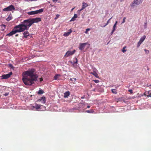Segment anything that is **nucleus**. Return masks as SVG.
<instances>
[{"mask_svg": "<svg viewBox=\"0 0 151 151\" xmlns=\"http://www.w3.org/2000/svg\"><path fill=\"white\" fill-rule=\"evenodd\" d=\"M35 70L33 69L25 71L23 73L22 80L24 84L30 86L37 81V76L35 74Z\"/></svg>", "mask_w": 151, "mask_h": 151, "instance_id": "1", "label": "nucleus"}, {"mask_svg": "<svg viewBox=\"0 0 151 151\" xmlns=\"http://www.w3.org/2000/svg\"><path fill=\"white\" fill-rule=\"evenodd\" d=\"M41 21V19L40 18H29L24 20L21 22L25 30H28L31 26L35 23H37Z\"/></svg>", "mask_w": 151, "mask_h": 151, "instance_id": "2", "label": "nucleus"}, {"mask_svg": "<svg viewBox=\"0 0 151 151\" xmlns=\"http://www.w3.org/2000/svg\"><path fill=\"white\" fill-rule=\"evenodd\" d=\"M24 31H25V30L22 23L21 22L20 24H19L14 27L12 31L7 34L6 36H12L17 32H23Z\"/></svg>", "mask_w": 151, "mask_h": 151, "instance_id": "3", "label": "nucleus"}, {"mask_svg": "<svg viewBox=\"0 0 151 151\" xmlns=\"http://www.w3.org/2000/svg\"><path fill=\"white\" fill-rule=\"evenodd\" d=\"M142 1L143 0H134L131 5L132 7H134L136 5H139L142 3Z\"/></svg>", "mask_w": 151, "mask_h": 151, "instance_id": "4", "label": "nucleus"}, {"mask_svg": "<svg viewBox=\"0 0 151 151\" xmlns=\"http://www.w3.org/2000/svg\"><path fill=\"white\" fill-rule=\"evenodd\" d=\"M15 10V7L12 5H11L3 9L4 11H9Z\"/></svg>", "mask_w": 151, "mask_h": 151, "instance_id": "5", "label": "nucleus"}, {"mask_svg": "<svg viewBox=\"0 0 151 151\" xmlns=\"http://www.w3.org/2000/svg\"><path fill=\"white\" fill-rule=\"evenodd\" d=\"M75 52L76 50H74L73 51H68L66 52L64 57H67L70 55H73Z\"/></svg>", "mask_w": 151, "mask_h": 151, "instance_id": "6", "label": "nucleus"}, {"mask_svg": "<svg viewBox=\"0 0 151 151\" xmlns=\"http://www.w3.org/2000/svg\"><path fill=\"white\" fill-rule=\"evenodd\" d=\"M12 74V73L11 72L7 74L3 75L1 76V79H8L10 77V76Z\"/></svg>", "mask_w": 151, "mask_h": 151, "instance_id": "7", "label": "nucleus"}, {"mask_svg": "<svg viewBox=\"0 0 151 151\" xmlns=\"http://www.w3.org/2000/svg\"><path fill=\"white\" fill-rule=\"evenodd\" d=\"M146 38V36L145 35L142 36L140 39L139 42H138L137 47H139L141 43L143 42Z\"/></svg>", "mask_w": 151, "mask_h": 151, "instance_id": "8", "label": "nucleus"}, {"mask_svg": "<svg viewBox=\"0 0 151 151\" xmlns=\"http://www.w3.org/2000/svg\"><path fill=\"white\" fill-rule=\"evenodd\" d=\"M87 43H80L79 45V49L81 50H83L85 46L87 45Z\"/></svg>", "mask_w": 151, "mask_h": 151, "instance_id": "9", "label": "nucleus"}, {"mask_svg": "<svg viewBox=\"0 0 151 151\" xmlns=\"http://www.w3.org/2000/svg\"><path fill=\"white\" fill-rule=\"evenodd\" d=\"M26 31H24V32L23 33V37L27 38V37L29 36V33L27 30H26Z\"/></svg>", "mask_w": 151, "mask_h": 151, "instance_id": "10", "label": "nucleus"}, {"mask_svg": "<svg viewBox=\"0 0 151 151\" xmlns=\"http://www.w3.org/2000/svg\"><path fill=\"white\" fill-rule=\"evenodd\" d=\"M42 105L39 104H35V106H33V108H35L37 110H38V109H40Z\"/></svg>", "mask_w": 151, "mask_h": 151, "instance_id": "11", "label": "nucleus"}, {"mask_svg": "<svg viewBox=\"0 0 151 151\" xmlns=\"http://www.w3.org/2000/svg\"><path fill=\"white\" fill-rule=\"evenodd\" d=\"M72 32V31L71 29H70L69 30V32L64 33L63 34V35L64 36H68L70 35Z\"/></svg>", "mask_w": 151, "mask_h": 151, "instance_id": "12", "label": "nucleus"}, {"mask_svg": "<svg viewBox=\"0 0 151 151\" xmlns=\"http://www.w3.org/2000/svg\"><path fill=\"white\" fill-rule=\"evenodd\" d=\"M39 100L42 101V102L43 103H45L46 102L45 98V96L42 97Z\"/></svg>", "mask_w": 151, "mask_h": 151, "instance_id": "13", "label": "nucleus"}, {"mask_svg": "<svg viewBox=\"0 0 151 151\" xmlns=\"http://www.w3.org/2000/svg\"><path fill=\"white\" fill-rule=\"evenodd\" d=\"M60 76V74H57L54 77V79L55 80H59V78Z\"/></svg>", "mask_w": 151, "mask_h": 151, "instance_id": "14", "label": "nucleus"}, {"mask_svg": "<svg viewBox=\"0 0 151 151\" xmlns=\"http://www.w3.org/2000/svg\"><path fill=\"white\" fill-rule=\"evenodd\" d=\"M43 11V9H40L35 11L36 14H37L42 12Z\"/></svg>", "mask_w": 151, "mask_h": 151, "instance_id": "15", "label": "nucleus"}, {"mask_svg": "<svg viewBox=\"0 0 151 151\" xmlns=\"http://www.w3.org/2000/svg\"><path fill=\"white\" fill-rule=\"evenodd\" d=\"M70 93L69 91H67L64 93V97L65 98L68 97L69 96Z\"/></svg>", "mask_w": 151, "mask_h": 151, "instance_id": "16", "label": "nucleus"}, {"mask_svg": "<svg viewBox=\"0 0 151 151\" xmlns=\"http://www.w3.org/2000/svg\"><path fill=\"white\" fill-rule=\"evenodd\" d=\"M146 93L148 94V95H147V97H151V91H148L147 93L146 92L145 94V95H146Z\"/></svg>", "mask_w": 151, "mask_h": 151, "instance_id": "17", "label": "nucleus"}, {"mask_svg": "<svg viewBox=\"0 0 151 151\" xmlns=\"http://www.w3.org/2000/svg\"><path fill=\"white\" fill-rule=\"evenodd\" d=\"M77 17V14H74L73 17L70 20V21H74L75 20L76 18Z\"/></svg>", "mask_w": 151, "mask_h": 151, "instance_id": "18", "label": "nucleus"}, {"mask_svg": "<svg viewBox=\"0 0 151 151\" xmlns=\"http://www.w3.org/2000/svg\"><path fill=\"white\" fill-rule=\"evenodd\" d=\"M91 74L94 75L96 78H99L98 74L95 71H94L93 72L91 73Z\"/></svg>", "mask_w": 151, "mask_h": 151, "instance_id": "19", "label": "nucleus"}, {"mask_svg": "<svg viewBox=\"0 0 151 151\" xmlns=\"http://www.w3.org/2000/svg\"><path fill=\"white\" fill-rule=\"evenodd\" d=\"M88 6V5L86 3L84 2H83L82 3V7H83L84 9Z\"/></svg>", "mask_w": 151, "mask_h": 151, "instance_id": "20", "label": "nucleus"}, {"mask_svg": "<svg viewBox=\"0 0 151 151\" xmlns=\"http://www.w3.org/2000/svg\"><path fill=\"white\" fill-rule=\"evenodd\" d=\"M27 13L29 15H32L36 14L35 13V11L29 12H27Z\"/></svg>", "mask_w": 151, "mask_h": 151, "instance_id": "21", "label": "nucleus"}, {"mask_svg": "<svg viewBox=\"0 0 151 151\" xmlns=\"http://www.w3.org/2000/svg\"><path fill=\"white\" fill-rule=\"evenodd\" d=\"M44 93V91L42 90H39L37 93L38 94L40 95Z\"/></svg>", "mask_w": 151, "mask_h": 151, "instance_id": "22", "label": "nucleus"}, {"mask_svg": "<svg viewBox=\"0 0 151 151\" xmlns=\"http://www.w3.org/2000/svg\"><path fill=\"white\" fill-rule=\"evenodd\" d=\"M100 87V86H99V85H97V86H96V88H94L93 89V91H95V90H98V91H100V90H99V87Z\"/></svg>", "mask_w": 151, "mask_h": 151, "instance_id": "23", "label": "nucleus"}, {"mask_svg": "<svg viewBox=\"0 0 151 151\" xmlns=\"http://www.w3.org/2000/svg\"><path fill=\"white\" fill-rule=\"evenodd\" d=\"M111 91L112 93H114L115 94H116L117 93V92L115 89H112Z\"/></svg>", "mask_w": 151, "mask_h": 151, "instance_id": "24", "label": "nucleus"}, {"mask_svg": "<svg viewBox=\"0 0 151 151\" xmlns=\"http://www.w3.org/2000/svg\"><path fill=\"white\" fill-rule=\"evenodd\" d=\"M76 61H74L73 63L72 62H71V63L73 65H74V64H77L78 63V60L77 58H75Z\"/></svg>", "mask_w": 151, "mask_h": 151, "instance_id": "25", "label": "nucleus"}, {"mask_svg": "<svg viewBox=\"0 0 151 151\" xmlns=\"http://www.w3.org/2000/svg\"><path fill=\"white\" fill-rule=\"evenodd\" d=\"M11 19H12V17L11 16H9L6 19V20L7 21H10Z\"/></svg>", "mask_w": 151, "mask_h": 151, "instance_id": "26", "label": "nucleus"}, {"mask_svg": "<svg viewBox=\"0 0 151 151\" xmlns=\"http://www.w3.org/2000/svg\"><path fill=\"white\" fill-rule=\"evenodd\" d=\"M144 50L145 52V53L147 54H148L149 53V51L148 50H147L146 49H145Z\"/></svg>", "mask_w": 151, "mask_h": 151, "instance_id": "27", "label": "nucleus"}, {"mask_svg": "<svg viewBox=\"0 0 151 151\" xmlns=\"http://www.w3.org/2000/svg\"><path fill=\"white\" fill-rule=\"evenodd\" d=\"M59 16H60V15H59L58 14H57L56 15V17L55 18V19H57L59 17Z\"/></svg>", "mask_w": 151, "mask_h": 151, "instance_id": "28", "label": "nucleus"}, {"mask_svg": "<svg viewBox=\"0 0 151 151\" xmlns=\"http://www.w3.org/2000/svg\"><path fill=\"white\" fill-rule=\"evenodd\" d=\"M86 112L88 113H91L92 112V110H87L86 111Z\"/></svg>", "mask_w": 151, "mask_h": 151, "instance_id": "29", "label": "nucleus"}, {"mask_svg": "<svg viewBox=\"0 0 151 151\" xmlns=\"http://www.w3.org/2000/svg\"><path fill=\"white\" fill-rule=\"evenodd\" d=\"M147 23L145 22V24L144 25V28L145 29H146L147 28Z\"/></svg>", "mask_w": 151, "mask_h": 151, "instance_id": "30", "label": "nucleus"}, {"mask_svg": "<svg viewBox=\"0 0 151 151\" xmlns=\"http://www.w3.org/2000/svg\"><path fill=\"white\" fill-rule=\"evenodd\" d=\"M90 30V29L89 28H88V29H86V31L85 32V33H86V34H87L88 33V31H89Z\"/></svg>", "mask_w": 151, "mask_h": 151, "instance_id": "31", "label": "nucleus"}, {"mask_svg": "<svg viewBox=\"0 0 151 151\" xmlns=\"http://www.w3.org/2000/svg\"><path fill=\"white\" fill-rule=\"evenodd\" d=\"M93 81L96 83H98L99 82V81L98 80H93Z\"/></svg>", "mask_w": 151, "mask_h": 151, "instance_id": "32", "label": "nucleus"}, {"mask_svg": "<svg viewBox=\"0 0 151 151\" xmlns=\"http://www.w3.org/2000/svg\"><path fill=\"white\" fill-rule=\"evenodd\" d=\"M116 25H114L113 26V30H114L115 31V30L116 29Z\"/></svg>", "mask_w": 151, "mask_h": 151, "instance_id": "33", "label": "nucleus"}, {"mask_svg": "<svg viewBox=\"0 0 151 151\" xmlns=\"http://www.w3.org/2000/svg\"><path fill=\"white\" fill-rule=\"evenodd\" d=\"M70 80L71 81H75L76 80V78H73V79L71 78Z\"/></svg>", "mask_w": 151, "mask_h": 151, "instance_id": "34", "label": "nucleus"}, {"mask_svg": "<svg viewBox=\"0 0 151 151\" xmlns=\"http://www.w3.org/2000/svg\"><path fill=\"white\" fill-rule=\"evenodd\" d=\"M24 1H37V0H24Z\"/></svg>", "mask_w": 151, "mask_h": 151, "instance_id": "35", "label": "nucleus"}, {"mask_svg": "<svg viewBox=\"0 0 151 151\" xmlns=\"http://www.w3.org/2000/svg\"><path fill=\"white\" fill-rule=\"evenodd\" d=\"M108 23H106L105 24V25H104V26H101V27H105L106 25H107L108 24Z\"/></svg>", "mask_w": 151, "mask_h": 151, "instance_id": "36", "label": "nucleus"}, {"mask_svg": "<svg viewBox=\"0 0 151 151\" xmlns=\"http://www.w3.org/2000/svg\"><path fill=\"white\" fill-rule=\"evenodd\" d=\"M126 51H127V50H125L123 49L122 50V51L123 53L125 52H126Z\"/></svg>", "mask_w": 151, "mask_h": 151, "instance_id": "37", "label": "nucleus"}, {"mask_svg": "<svg viewBox=\"0 0 151 151\" xmlns=\"http://www.w3.org/2000/svg\"><path fill=\"white\" fill-rule=\"evenodd\" d=\"M126 19V18L125 17H124L123 19V21L122 22V23H124L125 22V19Z\"/></svg>", "mask_w": 151, "mask_h": 151, "instance_id": "38", "label": "nucleus"}, {"mask_svg": "<svg viewBox=\"0 0 151 151\" xmlns=\"http://www.w3.org/2000/svg\"><path fill=\"white\" fill-rule=\"evenodd\" d=\"M83 9H84L83 8V7H82V8L81 9H80V10H78V12H81V11H82V10H83Z\"/></svg>", "mask_w": 151, "mask_h": 151, "instance_id": "39", "label": "nucleus"}, {"mask_svg": "<svg viewBox=\"0 0 151 151\" xmlns=\"http://www.w3.org/2000/svg\"><path fill=\"white\" fill-rule=\"evenodd\" d=\"M114 31H115V30H112V31L111 33V35H112V34H113V33H114Z\"/></svg>", "mask_w": 151, "mask_h": 151, "instance_id": "40", "label": "nucleus"}, {"mask_svg": "<svg viewBox=\"0 0 151 151\" xmlns=\"http://www.w3.org/2000/svg\"><path fill=\"white\" fill-rule=\"evenodd\" d=\"M128 91L130 92L131 93H132V90L131 89H129L128 90Z\"/></svg>", "mask_w": 151, "mask_h": 151, "instance_id": "41", "label": "nucleus"}, {"mask_svg": "<svg viewBox=\"0 0 151 151\" xmlns=\"http://www.w3.org/2000/svg\"><path fill=\"white\" fill-rule=\"evenodd\" d=\"M9 66L10 67L12 68L13 67L12 65L11 64H9Z\"/></svg>", "mask_w": 151, "mask_h": 151, "instance_id": "42", "label": "nucleus"}, {"mask_svg": "<svg viewBox=\"0 0 151 151\" xmlns=\"http://www.w3.org/2000/svg\"><path fill=\"white\" fill-rule=\"evenodd\" d=\"M8 94H9V93H6L4 94V95L5 96H8Z\"/></svg>", "mask_w": 151, "mask_h": 151, "instance_id": "43", "label": "nucleus"}, {"mask_svg": "<svg viewBox=\"0 0 151 151\" xmlns=\"http://www.w3.org/2000/svg\"><path fill=\"white\" fill-rule=\"evenodd\" d=\"M40 81H41L43 80V79L42 78H40Z\"/></svg>", "mask_w": 151, "mask_h": 151, "instance_id": "44", "label": "nucleus"}, {"mask_svg": "<svg viewBox=\"0 0 151 151\" xmlns=\"http://www.w3.org/2000/svg\"><path fill=\"white\" fill-rule=\"evenodd\" d=\"M117 22H117V21H116V22H115V24H114V25H116V24H117Z\"/></svg>", "mask_w": 151, "mask_h": 151, "instance_id": "45", "label": "nucleus"}, {"mask_svg": "<svg viewBox=\"0 0 151 151\" xmlns=\"http://www.w3.org/2000/svg\"><path fill=\"white\" fill-rule=\"evenodd\" d=\"M110 22V21L109 20H108V21H107V23H108V24H109Z\"/></svg>", "mask_w": 151, "mask_h": 151, "instance_id": "46", "label": "nucleus"}, {"mask_svg": "<svg viewBox=\"0 0 151 151\" xmlns=\"http://www.w3.org/2000/svg\"><path fill=\"white\" fill-rule=\"evenodd\" d=\"M52 0L53 2L57 1H58V0Z\"/></svg>", "mask_w": 151, "mask_h": 151, "instance_id": "47", "label": "nucleus"}, {"mask_svg": "<svg viewBox=\"0 0 151 151\" xmlns=\"http://www.w3.org/2000/svg\"><path fill=\"white\" fill-rule=\"evenodd\" d=\"M2 26L4 27H6V25H5L4 24H3Z\"/></svg>", "mask_w": 151, "mask_h": 151, "instance_id": "48", "label": "nucleus"}, {"mask_svg": "<svg viewBox=\"0 0 151 151\" xmlns=\"http://www.w3.org/2000/svg\"><path fill=\"white\" fill-rule=\"evenodd\" d=\"M87 108H89L90 107V106H87Z\"/></svg>", "mask_w": 151, "mask_h": 151, "instance_id": "49", "label": "nucleus"}, {"mask_svg": "<svg viewBox=\"0 0 151 151\" xmlns=\"http://www.w3.org/2000/svg\"><path fill=\"white\" fill-rule=\"evenodd\" d=\"M126 48V46H124V47H123V49H124Z\"/></svg>", "mask_w": 151, "mask_h": 151, "instance_id": "50", "label": "nucleus"}, {"mask_svg": "<svg viewBox=\"0 0 151 151\" xmlns=\"http://www.w3.org/2000/svg\"><path fill=\"white\" fill-rule=\"evenodd\" d=\"M74 9V8H72L71 9V11H73Z\"/></svg>", "mask_w": 151, "mask_h": 151, "instance_id": "51", "label": "nucleus"}, {"mask_svg": "<svg viewBox=\"0 0 151 151\" xmlns=\"http://www.w3.org/2000/svg\"><path fill=\"white\" fill-rule=\"evenodd\" d=\"M18 36V34H17L15 35V36L16 37H17Z\"/></svg>", "mask_w": 151, "mask_h": 151, "instance_id": "52", "label": "nucleus"}, {"mask_svg": "<svg viewBox=\"0 0 151 151\" xmlns=\"http://www.w3.org/2000/svg\"><path fill=\"white\" fill-rule=\"evenodd\" d=\"M112 17H111L109 20V21H110L112 19Z\"/></svg>", "mask_w": 151, "mask_h": 151, "instance_id": "53", "label": "nucleus"}, {"mask_svg": "<svg viewBox=\"0 0 151 151\" xmlns=\"http://www.w3.org/2000/svg\"><path fill=\"white\" fill-rule=\"evenodd\" d=\"M112 17H111L109 20V21H110L112 19Z\"/></svg>", "mask_w": 151, "mask_h": 151, "instance_id": "54", "label": "nucleus"}, {"mask_svg": "<svg viewBox=\"0 0 151 151\" xmlns=\"http://www.w3.org/2000/svg\"><path fill=\"white\" fill-rule=\"evenodd\" d=\"M101 26H104V25H103V26L101 25Z\"/></svg>", "mask_w": 151, "mask_h": 151, "instance_id": "55", "label": "nucleus"}]
</instances>
